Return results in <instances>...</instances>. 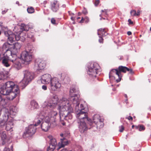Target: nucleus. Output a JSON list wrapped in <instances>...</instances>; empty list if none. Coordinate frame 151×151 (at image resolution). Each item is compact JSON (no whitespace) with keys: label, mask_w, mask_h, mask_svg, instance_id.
<instances>
[{"label":"nucleus","mask_w":151,"mask_h":151,"mask_svg":"<svg viewBox=\"0 0 151 151\" xmlns=\"http://www.w3.org/2000/svg\"><path fill=\"white\" fill-rule=\"evenodd\" d=\"M70 93L71 97L70 101L75 106L76 109L80 110V112L77 114V116L80 119L79 130L81 133H84L85 131V110L83 108L81 109H78L80 96L77 94L78 93V91L75 88H73L70 89Z\"/></svg>","instance_id":"f257e3e1"},{"label":"nucleus","mask_w":151,"mask_h":151,"mask_svg":"<svg viewBox=\"0 0 151 151\" xmlns=\"http://www.w3.org/2000/svg\"><path fill=\"white\" fill-rule=\"evenodd\" d=\"M19 92L18 86L15 85L12 81L6 82L0 88V93L3 95H7L10 94V99L11 100H13L16 96H18Z\"/></svg>","instance_id":"f03ea898"},{"label":"nucleus","mask_w":151,"mask_h":151,"mask_svg":"<svg viewBox=\"0 0 151 151\" xmlns=\"http://www.w3.org/2000/svg\"><path fill=\"white\" fill-rule=\"evenodd\" d=\"M58 109L60 111V122L63 125H65V122L63 119H64L63 112L67 114L72 110L69 101L65 98H63L59 101Z\"/></svg>","instance_id":"7ed1b4c3"},{"label":"nucleus","mask_w":151,"mask_h":151,"mask_svg":"<svg viewBox=\"0 0 151 151\" xmlns=\"http://www.w3.org/2000/svg\"><path fill=\"white\" fill-rule=\"evenodd\" d=\"M99 68V66L97 63L90 64L88 67V70L87 71V74L89 77L91 79L96 78Z\"/></svg>","instance_id":"20e7f679"},{"label":"nucleus","mask_w":151,"mask_h":151,"mask_svg":"<svg viewBox=\"0 0 151 151\" xmlns=\"http://www.w3.org/2000/svg\"><path fill=\"white\" fill-rule=\"evenodd\" d=\"M35 124L34 125H30L26 128L25 131L23 135L24 138H26L34 134L36 132V128L35 126L38 125L40 123V120L35 119Z\"/></svg>","instance_id":"39448f33"},{"label":"nucleus","mask_w":151,"mask_h":151,"mask_svg":"<svg viewBox=\"0 0 151 151\" xmlns=\"http://www.w3.org/2000/svg\"><path fill=\"white\" fill-rule=\"evenodd\" d=\"M24 77L22 81L20 82V85L23 87H25L33 78V74L27 70L23 72Z\"/></svg>","instance_id":"423d86ee"},{"label":"nucleus","mask_w":151,"mask_h":151,"mask_svg":"<svg viewBox=\"0 0 151 151\" xmlns=\"http://www.w3.org/2000/svg\"><path fill=\"white\" fill-rule=\"evenodd\" d=\"M58 99L57 96H54L48 102H45L43 105L44 108L49 107L50 108H54L56 106Z\"/></svg>","instance_id":"0eeeda50"},{"label":"nucleus","mask_w":151,"mask_h":151,"mask_svg":"<svg viewBox=\"0 0 151 151\" xmlns=\"http://www.w3.org/2000/svg\"><path fill=\"white\" fill-rule=\"evenodd\" d=\"M50 84L51 89L53 91H55L59 88L61 86L58 79L55 77L52 78Z\"/></svg>","instance_id":"6e6552de"},{"label":"nucleus","mask_w":151,"mask_h":151,"mask_svg":"<svg viewBox=\"0 0 151 151\" xmlns=\"http://www.w3.org/2000/svg\"><path fill=\"white\" fill-rule=\"evenodd\" d=\"M21 57L22 59L26 62L31 61L32 58V54L27 51H24L21 53Z\"/></svg>","instance_id":"1a4fd4ad"},{"label":"nucleus","mask_w":151,"mask_h":151,"mask_svg":"<svg viewBox=\"0 0 151 151\" xmlns=\"http://www.w3.org/2000/svg\"><path fill=\"white\" fill-rule=\"evenodd\" d=\"M45 112L43 111H42L40 113L39 115V119H37V120H40V122L42 119H44L45 120L44 122H48V123H50L51 119L50 118V117Z\"/></svg>","instance_id":"9d476101"},{"label":"nucleus","mask_w":151,"mask_h":151,"mask_svg":"<svg viewBox=\"0 0 151 151\" xmlns=\"http://www.w3.org/2000/svg\"><path fill=\"white\" fill-rule=\"evenodd\" d=\"M52 79L50 75L45 74L42 76L40 80L42 83L47 84L51 82Z\"/></svg>","instance_id":"9b49d317"},{"label":"nucleus","mask_w":151,"mask_h":151,"mask_svg":"<svg viewBox=\"0 0 151 151\" xmlns=\"http://www.w3.org/2000/svg\"><path fill=\"white\" fill-rule=\"evenodd\" d=\"M116 74L118 77V79L116 80L117 82H119L121 80L122 76L121 74L119 69H113L111 70L110 74L109 77L110 78L112 74Z\"/></svg>","instance_id":"f8f14e48"},{"label":"nucleus","mask_w":151,"mask_h":151,"mask_svg":"<svg viewBox=\"0 0 151 151\" xmlns=\"http://www.w3.org/2000/svg\"><path fill=\"white\" fill-rule=\"evenodd\" d=\"M36 66L38 67V70H42L44 69L45 66V61L40 59H36L35 60Z\"/></svg>","instance_id":"ddd939ff"},{"label":"nucleus","mask_w":151,"mask_h":151,"mask_svg":"<svg viewBox=\"0 0 151 151\" xmlns=\"http://www.w3.org/2000/svg\"><path fill=\"white\" fill-rule=\"evenodd\" d=\"M118 69L121 73V72L126 73L127 71L129 72V73L130 74L134 73V72L132 69L128 68L125 66H119L118 67Z\"/></svg>","instance_id":"4468645a"},{"label":"nucleus","mask_w":151,"mask_h":151,"mask_svg":"<svg viewBox=\"0 0 151 151\" xmlns=\"http://www.w3.org/2000/svg\"><path fill=\"white\" fill-rule=\"evenodd\" d=\"M1 55V58H2V63L6 67H8L10 66V61L9 60L8 57L5 56V55Z\"/></svg>","instance_id":"2eb2a0df"},{"label":"nucleus","mask_w":151,"mask_h":151,"mask_svg":"<svg viewBox=\"0 0 151 151\" xmlns=\"http://www.w3.org/2000/svg\"><path fill=\"white\" fill-rule=\"evenodd\" d=\"M87 112H86L85 118L86 119H87L86 123V130L87 129H90L93 124L92 120L87 116Z\"/></svg>","instance_id":"dca6fc26"},{"label":"nucleus","mask_w":151,"mask_h":151,"mask_svg":"<svg viewBox=\"0 0 151 151\" xmlns=\"http://www.w3.org/2000/svg\"><path fill=\"white\" fill-rule=\"evenodd\" d=\"M21 47V45L18 42L15 43L13 46V49L10 52L17 53Z\"/></svg>","instance_id":"f3484780"},{"label":"nucleus","mask_w":151,"mask_h":151,"mask_svg":"<svg viewBox=\"0 0 151 151\" xmlns=\"http://www.w3.org/2000/svg\"><path fill=\"white\" fill-rule=\"evenodd\" d=\"M59 8V4L57 1H54L51 4L52 10L54 12H56L58 10Z\"/></svg>","instance_id":"a211bd4d"},{"label":"nucleus","mask_w":151,"mask_h":151,"mask_svg":"<svg viewBox=\"0 0 151 151\" xmlns=\"http://www.w3.org/2000/svg\"><path fill=\"white\" fill-rule=\"evenodd\" d=\"M97 33L99 36L104 37L108 35L107 29L105 28H100L98 30Z\"/></svg>","instance_id":"6ab92c4d"},{"label":"nucleus","mask_w":151,"mask_h":151,"mask_svg":"<svg viewBox=\"0 0 151 151\" xmlns=\"http://www.w3.org/2000/svg\"><path fill=\"white\" fill-rule=\"evenodd\" d=\"M16 54L13 52H11V55L8 57L9 60L12 63H14V62L17 60H19V59L17 58Z\"/></svg>","instance_id":"aec40b11"},{"label":"nucleus","mask_w":151,"mask_h":151,"mask_svg":"<svg viewBox=\"0 0 151 151\" xmlns=\"http://www.w3.org/2000/svg\"><path fill=\"white\" fill-rule=\"evenodd\" d=\"M50 126V123L48 122H43L41 124V128L42 130L45 131H47L49 129Z\"/></svg>","instance_id":"412c9836"},{"label":"nucleus","mask_w":151,"mask_h":151,"mask_svg":"<svg viewBox=\"0 0 151 151\" xmlns=\"http://www.w3.org/2000/svg\"><path fill=\"white\" fill-rule=\"evenodd\" d=\"M61 140V144L59 143V147L58 150L60 148L63 147L65 145H67L68 142L67 140L65 138L61 139H60Z\"/></svg>","instance_id":"4be33fe9"},{"label":"nucleus","mask_w":151,"mask_h":151,"mask_svg":"<svg viewBox=\"0 0 151 151\" xmlns=\"http://www.w3.org/2000/svg\"><path fill=\"white\" fill-rule=\"evenodd\" d=\"M48 137L50 139V144L53 145L55 147H56L57 145V142L56 139L55 138H54L51 135L48 136Z\"/></svg>","instance_id":"5701e85b"},{"label":"nucleus","mask_w":151,"mask_h":151,"mask_svg":"<svg viewBox=\"0 0 151 151\" xmlns=\"http://www.w3.org/2000/svg\"><path fill=\"white\" fill-rule=\"evenodd\" d=\"M72 109L70 111H69L67 114H66L65 112H63V117L64 119L65 120H67L68 119H71L72 118V115L70 113L72 111Z\"/></svg>","instance_id":"b1692460"},{"label":"nucleus","mask_w":151,"mask_h":151,"mask_svg":"<svg viewBox=\"0 0 151 151\" xmlns=\"http://www.w3.org/2000/svg\"><path fill=\"white\" fill-rule=\"evenodd\" d=\"M102 119H103L101 118L99 115L98 114H96L94 116L93 120L94 123L95 124H96L97 122L99 121H100Z\"/></svg>","instance_id":"393cba45"},{"label":"nucleus","mask_w":151,"mask_h":151,"mask_svg":"<svg viewBox=\"0 0 151 151\" xmlns=\"http://www.w3.org/2000/svg\"><path fill=\"white\" fill-rule=\"evenodd\" d=\"M140 11L138 10L137 11V12L134 10H132L131 11L130 13L131 15L132 16H139L140 15Z\"/></svg>","instance_id":"a878e982"},{"label":"nucleus","mask_w":151,"mask_h":151,"mask_svg":"<svg viewBox=\"0 0 151 151\" xmlns=\"http://www.w3.org/2000/svg\"><path fill=\"white\" fill-rule=\"evenodd\" d=\"M19 60H18L13 63V66L18 69H20L21 67V64L19 62Z\"/></svg>","instance_id":"bb28decb"},{"label":"nucleus","mask_w":151,"mask_h":151,"mask_svg":"<svg viewBox=\"0 0 151 151\" xmlns=\"http://www.w3.org/2000/svg\"><path fill=\"white\" fill-rule=\"evenodd\" d=\"M13 123L12 122H8L6 127V130L9 131L13 127Z\"/></svg>","instance_id":"cd10ccee"},{"label":"nucleus","mask_w":151,"mask_h":151,"mask_svg":"<svg viewBox=\"0 0 151 151\" xmlns=\"http://www.w3.org/2000/svg\"><path fill=\"white\" fill-rule=\"evenodd\" d=\"M3 110L4 113V116L5 117L6 119H7L8 118L9 116V109H7L4 108L2 109V110Z\"/></svg>","instance_id":"c85d7f7f"},{"label":"nucleus","mask_w":151,"mask_h":151,"mask_svg":"<svg viewBox=\"0 0 151 151\" xmlns=\"http://www.w3.org/2000/svg\"><path fill=\"white\" fill-rule=\"evenodd\" d=\"M96 125V127L97 128H102L104 125V123H103V119H102L100 121L97 122L96 124H95Z\"/></svg>","instance_id":"c756f323"},{"label":"nucleus","mask_w":151,"mask_h":151,"mask_svg":"<svg viewBox=\"0 0 151 151\" xmlns=\"http://www.w3.org/2000/svg\"><path fill=\"white\" fill-rule=\"evenodd\" d=\"M57 112L56 111H52L49 113L48 115L51 118H53L54 119L55 117L57 115Z\"/></svg>","instance_id":"7c9ffc66"},{"label":"nucleus","mask_w":151,"mask_h":151,"mask_svg":"<svg viewBox=\"0 0 151 151\" xmlns=\"http://www.w3.org/2000/svg\"><path fill=\"white\" fill-rule=\"evenodd\" d=\"M135 128L137 129H138L140 131H144L145 129V127L143 125H138L135 126Z\"/></svg>","instance_id":"2f4dec72"},{"label":"nucleus","mask_w":151,"mask_h":151,"mask_svg":"<svg viewBox=\"0 0 151 151\" xmlns=\"http://www.w3.org/2000/svg\"><path fill=\"white\" fill-rule=\"evenodd\" d=\"M15 34H10V35H9L8 37V41L10 42V43H12V42L15 41Z\"/></svg>","instance_id":"473e14b6"},{"label":"nucleus","mask_w":151,"mask_h":151,"mask_svg":"<svg viewBox=\"0 0 151 151\" xmlns=\"http://www.w3.org/2000/svg\"><path fill=\"white\" fill-rule=\"evenodd\" d=\"M1 138L2 140H3V142L2 143L3 144H5V142H4V140L6 139V132H3L1 133Z\"/></svg>","instance_id":"72a5a7b5"},{"label":"nucleus","mask_w":151,"mask_h":151,"mask_svg":"<svg viewBox=\"0 0 151 151\" xmlns=\"http://www.w3.org/2000/svg\"><path fill=\"white\" fill-rule=\"evenodd\" d=\"M9 45L7 43H5L3 45L2 48L3 50H5L6 51H8Z\"/></svg>","instance_id":"f704fd0d"},{"label":"nucleus","mask_w":151,"mask_h":151,"mask_svg":"<svg viewBox=\"0 0 151 151\" xmlns=\"http://www.w3.org/2000/svg\"><path fill=\"white\" fill-rule=\"evenodd\" d=\"M55 148V147L50 144L49 146L47 149V151H53Z\"/></svg>","instance_id":"c9c22d12"},{"label":"nucleus","mask_w":151,"mask_h":151,"mask_svg":"<svg viewBox=\"0 0 151 151\" xmlns=\"http://www.w3.org/2000/svg\"><path fill=\"white\" fill-rule=\"evenodd\" d=\"M27 11L29 13H32L34 12L35 10L33 7H31L27 8Z\"/></svg>","instance_id":"e433bc0d"},{"label":"nucleus","mask_w":151,"mask_h":151,"mask_svg":"<svg viewBox=\"0 0 151 151\" xmlns=\"http://www.w3.org/2000/svg\"><path fill=\"white\" fill-rule=\"evenodd\" d=\"M5 121L1 119H0V127H3L5 124Z\"/></svg>","instance_id":"4c0bfd02"},{"label":"nucleus","mask_w":151,"mask_h":151,"mask_svg":"<svg viewBox=\"0 0 151 151\" xmlns=\"http://www.w3.org/2000/svg\"><path fill=\"white\" fill-rule=\"evenodd\" d=\"M16 110L15 107H11L10 109V113H11L12 112H13V113H16Z\"/></svg>","instance_id":"58836bf2"},{"label":"nucleus","mask_w":151,"mask_h":151,"mask_svg":"<svg viewBox=\"0 0 151 151\" xmlns=\"http://www.w3.org/2000/svg\"><path fill=\"white\" fill-rule=\"evenodd\" d=\"M31 104L32 106H34V108H37L38 106L37 104L34 101H32L31 102Z\"/></svg>","instance_id":"ea45409f"},{"label":"nucleus","mask_w":151,"mask_h":151,"mask_svg":"<svg viewBox=\"0 0 151 151\" xmlns=\"http://www.w3.org/2000/svg\"><path fill=\"white\" fill-rule=\"evenodd\" d=\"M80 18H81L80 17H78L77 18V21L78 23H82L83 22V21H84V19L83 18V17H82V18L81 19V20L80 21L78 19H80Z\"/></svg>","instance_id":"a19ab883"},{"label":"nucleus","mask_w":151,"mask_h":151,"mask_svg":"<svg viewBox=\"0 0 151 151\" xmlns=\"http://www.w3.org/2000/svg\"><path fill=\"white\" fill-rule=\"evenodd\" d=\"M11 149L10 150L9 148H8L6 147H5L3 150V151H13L12 148L13 146H12L11 147Z\"/></svg>","instance_id":"79ce46f5"},{"label":"nucleus","mask_w":151,"mask_h":151,"mask_svg":"<svg viewBox=\"0 0 151 151\" xmlns=\"http://www.w3.org/2000/svg\"><path fill=\"white\" fill-rule=\"evenodd\" d=\"M119 131L120 132H122L124 129V127L122 125V126L119 127Z\"/></svg>","instance_id":"37998d69"},{"label":"nucleus","mask_w":151,"mask_h":151,"mask_svg":"<svg viewBox=\"0 0 151 151\" xmlns=\"http://www.w3.org/2000/svg\"><path fill=\"white\" fill-rule=\"evenodd\" d=\"M11 32L10 31H5L4 32V34L8 37L9 35H10V34H11Z\"/></svg>","instance_id":"c03bdc74"},{"label":"nucleus","mask_w":151,"mask_h":151,"mask_svg":"<svg viewBox=\"0 0 151 151\" xmlns=\"http://www.w3.org/2000/svg\"><path fill=\"white\" fill-rule=\"evenodd\" d=\"M99 41L100 43H102L103 42L104 39L102 38V37L99 36Z\"/></svg>","instance_id":"a18cd8bd"},{"label":"nucleus","mask_w":151,"mask_h":151,"mask_svg":"<svg viewBox=\"0 0 151 151\" xmlns=\"http://www.w3.org/2000/svg\"><path fill=\"white\" fill-rule=\"evenodd\" d=\"M14 38H15V40H16L17 41L19 40V35H15V37H14Z\"/></svg>","instance_id":"49530a36"},{"label":"nucleus","mask_w":151,"mask_h":151,"mask_svg":"<svg viewBox=\"0 0 151 151\" xmlns=\"http://www.w3.org/2000/svg\"><path fill=\"white\" fill-rule=\"evenodd\" d=\"M4 75L2 73H0V80L4 78Z\"/></svg>","instance_id":"de8ad7c7"},{"label":"nucleus","mask_w":151,"mask_h":151,"mask_svg":"<svg viewBox=\"0 0 151 151\" xmlns=\"http://www.w3.org/2000/svg\"><path fill=\"white\" fill-rule=\"evenodd\" d=\"M100 3L99 0H96L94 3V4L95 6H97Z\"/></svg>","instance_id":"09e8293b"},{"label":"nucleus","mask_w":151,"mask_h":151,"mask_svg":"<svg viewBox=\"0 0 151 151\" xmlns=\"http://www.w3.org/2000/svg\"><path fill=\"white\" fill-rule=\"evenodd\" d=\"M51 22L52 24H55V19L53 18H52L51 19Z\"/></svg>","instance_id":"8fccbe9b"},{"label":"nucleus","mask_w":151,"mask_h":151,"mask_svg":"<svg viewBox=\"0 0 151 151\" xmlns=\"http://www.w3.org/2000/svg\"><path fill=\"white\" fill-rule=\"evenodd\" d=\"M101 12H102L105 13V14H102V15H107V11L106 9L102 10H101Z\"/></svg>","instance_id":"3c124183"},{"label":"nucleus","mask_w":151,"mask_h":151,"mask_svg":"<svg viewBox=\"0 0 151 151\" xmlns=\"http://www.w3.org/2000/svg\"><path fill=\"white\" fill-rule=\"evenodd\" d=\"M126 118L127 119L129 120H131L132 121L133 120L132 117L131 116H129L128 117H126Z\"/></svg>","instance_id":"603ef678"},{"label":"nucleus","mask_w":151,"mask_h":151,"mask_svg":"<svg viewBox=\"0 0 151 151\" xmlns=\"http://www.w3.org/2000/svg\"><path fill=\"white\" fill-rule=\"evenodd\" d=\"M42 88L44 90H46L47 89V86L45 85H43L42 86Z\"/></svg>","instance_id":"864d4df0"},{"label":"nucleus","mask_w":151,"mask_h":151,"mask_svg":"<svg viewBox=\"0 0 151 151\" xmlns=\"http://www.w3.org/2000/svg\"><path fill=\"white\" fill-rule=\"evenodd\" d=\"M68 13L69 14V15L71 16H74V15H75V14H74V13H72L70 11H68Z\"/></svg>","instance_id":"5fc2aeb1"},{"label":"nucleus","mask_w":151,"mask_h":151,"mask_svg":"<svg viewBox=\"0 0 151 151\" xmlns=\"http://www.w3.org/2000/svg\"><path fill=\"white\" fill-rule=\"evenodd\" d=\"M89 21V19L88 17L86 16V23H88Z\"/></svg>","instance_id":"6e6d98bb"},{"label":"nucleus","mask_w":151,"mask_h":151,"mask_svg":"<svg viewBox=\"0 0 151 151\" xmlns=\"http://www.w3.org/2000/svg\"><path fill=\"white\" fill-rule=\"evenodd\" d=\"M128 22H129V24H133V22L131 21V19H129L128 20Z\"/></svg>","instance_id":"4d7b16f0"},{"label":"nucleus","mask_w":151,"mask_h":151,"mask_svg":"<svg viewBox=\"0 0 151 151\" xmlns=\"http://www.w3.org/2000/svg\"><path fill=\"white\" fill-rule=\"evenodd\" d=\"M8 9H7L6 10H4V11H2V14H5L7 12V11H8Z\"/></svg>","instance_id":"13d9d810"},{"label":"nucleus","mask_w":151,"mask_h":151,"mask_svg":"<svg viewBox=\"0 0 151 151\" xmlns=\"http://www.w3.org/2000/svg\"><path fill=\"white\" fill-rule=\"evenodd\" d=\"M127 34L129 35H132V32L130 31H128L127 32Z\"/></svg>","instance_id":"bf43d9fd"},{"label":"nucleus","mask_w":151,"mask_h":151,"mask_svg":"<svg viewBox=\"0 0 151 151\" xmlns=\"http://www.w3.org/2000/svg\"><path fill=\"white\" fill-rule=\"evenodd\" d=\"M23 27H24V30H24V31H27L28 30V29H25V27H26V26H25L24 25V26H23Z\"/></svg>","instance_id":"052dcab7"},{"label":"nucleus","mask_w":151,"mask_h":151,"mask_svg":"<svg viewBox=\"0 0 151 151\" xmlns=\"http://www.w3.org/2000/svg\"><path fill=\"white\" fill-rule=\"evenodd\" d=\"M75 17H73V16H71V19L72 20H74L75 19Z\"/></svg>","instance_id":"680f3d73"},{"label":"nucleus","mask_w":151,"mask_h":151,"mask_svg":"<svg viewBox=\"0 0 151 151\" xmlns=\"http://www.w3.org/2000/svg\"><path fill=\"white\" fill-rule=\"evenodd\" d=\"M127 101H128V99H126L125 100V102L127 104H128V102H127Z\"/></svg>","instance_id":"e2e57ef3"},{"label":"nucleus","mask_w":151,"mask_h":151,"mask_svg":"<svg viewBox=\"0 0 151 151\" xmlns=\"http://www.w3.org/2000/svg\"><path fill=\"white\" fill-rule=\"evenodd\" d=\"M60 151H68V150L66 149H63L61 150Z\"/></svg>","instance_id":"0e129e2a"},{"label":"nucleus","mask_w":151,"mask_h":151,"mask_svg":"<svg viewBox=\"0 0 151 151\" xmlns=\"http://www.w3.org/2000/svg\"><path fill=\"white\" fill-rule=\"evenodd\" d=\"M124 97H125L126 98V99H127V96L126 94H124Z\"/></svg>","instance_id":"69168bd1"},{"label":"nucleus","mask_w":151,"mask_h":151,"mask_svg":"<svg viewBox=\"0 0 151 151\" xmlns=\"http://www.w3.org/2000/svg\"><path fill=\"white\" fill-rule=\"evenodd\" d=\"M120 58H119V59L120 60H121L122 59H123V57L122 56H120Z\"/></svg>","instance_id":"338daca9"},{"label":"nucleus","mask_w":151,"mask_h":151,"mask_svg":"<svg viewBox=\"0 0 151 151\" xmlns=\"http://www.w3.org/2000/svg\"><path fill=\"white\" fill-rule=\"evenodd\" d=\"M113 90L114 91H115L116 90V88H114L113 89Z\"/></svg>","instance_id":"774afa93"}]
</instances>
